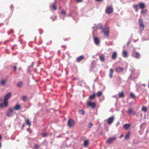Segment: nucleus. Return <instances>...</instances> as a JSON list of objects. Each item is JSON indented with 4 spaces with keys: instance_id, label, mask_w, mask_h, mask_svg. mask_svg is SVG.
<instances>
[{
    "instance_id": "4be33fe9",
    "label": "nucleus",
    "mask_w": 149,
    "mask_h": 149,
    "mask_svg": "<svg viewBox=\"0 0 149 149\" xmlns=\"http://www.w3.org/2000/svg\"><path fill=\"white\" fill-rule=\"evenodd\" d=\"M7 83V81L5 80H1V84L3 86Z\"/></svg>"
},
{
    "instance_id": "603ef678",
    "label": "nucleus",
    "mask_w": 149,
    "mask_h": 149,
    "mask_svg": "<svg viewBox=\"0 0 149 149\" xmlns=\"http://www.w3.org/2000/svg\"><path fill=\"white\" fill-rule=\"evenodd\" d=\"M24 125H22V129H23V128L24 127Z\"/></svg>"
},
{
    "instance_id": "4d7b16f0",
    "label": "nucleus",
    "mask_w": 149,
    "mask_h": 149,
    "mask_svg": "<svg viewBox=\"0 0 149 149\" xmlns=\"http://www.w3.org/2000/svg\"><path fill=\"white\" fill-rule=\"evenodd\" d=\"M142 85V86H146V85H145V84H143Z\"/></svg>"
},
{
    "instance_id": "7c9ffc66",
    "label": "nucleus",
    "mask_w": 149,
    "mask_h": 149,
    "mask_svg": "<svg viewBox=\"0 0 149 149\" xmlns=\"http://www.w3.org/2000/svg\"><path fill=\"white\" fill-rule=\"evenodd\" d=\"M133 112V110L132 109H129L127 111V113L129 114L130 115L132 114V113Z\"/></svg>"
},
{
    "instance_id": "13d9d810",
    "label": "nucleus",
    "mask_w": 149,
    "mask_h": 149,
    "mask_svg": "<svg viewBox=\"0 0 149 149\" xmlns=\"http://www.w3.org/2000/svg\"><path fill=\"white\" fill-rule=\"evenodd\" d=\"M52 134H52V133L51 132V133H50V136H51V135H52Z\"/></svg>"
},
{
    "instance_id": "052dcab7",
    "label": "nucleus",
    "mask_w": 149,
    "mask_h": 149,
    "mask_svg": "<svg viewBox=\"0 0 149 149\" xmlns=\"http://www.w3.org/2000/svg\"><path fill=\"white\" fill-rule=\"evenodd\" d=\"M1 143L0 142V148L1 147Z\"/></svg>"
},
{
    "instance_id": "7ed1b4c3",
    "label": "nucleus",
    "mask_w": 149,
    "mask_h": 149,
    "mask_svg": "<svg viewBox=\"0 0 149 149\" xmlns=\"http://www.w3.org/2000/svg\"><path fill=\"white\" fill-rule=\"evenodd\" d=\"M139 22L140 25V31H143L144 28V26L143 24L142 20L140 19H139Z\"/></svg>"
},
{
    "instance_id": "1a4fd4ad",
    "label": "nucleus",
    "mask_w": 149,
    "mask_h": 149,
    "mask_svg": "<svg viewBox=\"0 0 149 149\" xmlns=\"http://www.w3.org/2000/svg\"><path fill=\"white\" fill-rule=\"evenodd\" d=\"M115 71L117 72H121L123 71V69L122 68L118 67L116 68Z\"/></svg>"
},
{
    "instance_id": "393cba45",
    "label": "nucleus",
    "mask_w": 149,
    "mask_h": 149,
    "mask_svg": "<svg viewBox=\"0 0 149 149\" xmlns=\"http://www.w3.org/2000/svg\"><path fill=\"white\" fill-rule=\"evenodd\" d=\"M124 94L123 92H120L119 93V97H124Z\"/></svg>"
},
{
    "instance_id": "f257e3e1",
    "label": "nucleus",
    "mask_w": 149,
    "mask_h": 149,
    "mask_svg": "<svg viewBox=\"0 0 149 149\" xmlns=\"http://www.w3.org/2000/svg\"><path fill=\"white\" fill-rule=\"evenodd\" d=\"M116 136L110 137L106 141V142L109 144H111L116 139Z\"/></svg>"
},
{
    "instance_id": "6e6d98bb",
    "label": "nucleus",
    "mask_w": 149,
    "mask_h": 149,
    "mask_svg": "<svg viewBox=\"0 0 149 149\" xmlns=\"http://www.w3.org/2000/svg\"><path fill=\"white\" fill-rule=\"evenodd\" d=\"M2 139V136L1 135H0V140Z\"/></svg>"
},
{
    "instance_id": "4c0bfd02",
    "label": "nucleus",
    "mask_w": 149,
    "mask_h": 149,
    "mask_svg": "<svg viewBox=\"0 0 149 149\" xmlns=\"http://www.w3.org/2000/svg\"><path fill=\"white\" fill-rule=\"evenodd\" d=\"M52 8L54 10H56L57 9L56 7V6L55 4H54L52 6Z\"/></svg>"
},
{
    "instance_id": "423d86ee",
    "label": "nucleus",
    "mask_w": 149,
    "mask_h": 149,
    "mask_svg": "<svg viewBox=\"0 0 149 149\" xmlns=\"http://www.w3.org/2000/svg\"><path fill=\"white\" fill-rule=\"evenodd\" d=\"M114 117L113 116L110 117L108 119L107 123L109 125H111L114 120Z\"/></svg>"
},
{
    "instance_id": "c85d7f7f",
    "label": "nucleus",
    "mask_w": 149,
    "mask_h": 149,
    "mask_svg": "<svg viewBox=\"0 0 149 149\" xmlns=\"http://www.w3.org/2000/svg\"><path fill=\"white\" fill-rule=\"evenodd\" d=\"M138 7V6L136 4H134L133 6V8L135 9V10L136 12H137L138 11V9H137Z\"/></svg>"
},
{
    "instance_id": "49530a36",
    "label": "nucleus",
    "mask_w": 149,
    "mask_h": 149,
    "mask_svg": "<svg viewBox=\"0 0 149 149\" xmlns=\"http://www.w3.org/2000/svg\"><path fill=\"white\" fill-rule=\"evenodd\" d=\"M3 100V99L2 98H0V102L1 103V102H2Z\"/></svg>"
},
{
    "instance_id": "58836bf2",
    "label": "nucleus",
    "mask_w": 149,
    "mask_h": 149,
    "mask_svg": "<svg viewBox=\"0 0 149 149\" xmlns=\"http://www.w3.org/2000/svg\"><path fill=\"white\" fill-rule=\"evenodd\" d=\"M93 124L91 123H90L88 124V128H91L93 126Z\"/></svg>"
},
{
    "instance_id": "f03ea898",
    "label": "nucleus",
    "mask_w": 149,
    "mask_h": 149,
    "mask_svg": "<svg viewBox=\"0 0 149 149\" xmlns=\"http://www.w3.org/2000/svg\"><path fill=\"white\" fill-rule=\"evenodd\" d=\"M109 28L106 27L105 28H103L102 32H103L104 35L107 36L109 35Z\"/></svg>"
},
{
    "instance_id": "20e7f679",
    "label": "nucleus",
    "mask_w": 149,
    "mask_h": 149,
    "mask_svg": "<svg viewBox=\"0 0 149 149\" xmlns=\"http://www.w3.org/2000/svg\"><path fill=\"white\" fill-rule=\"evenodd\" d=\"M75 124V122L72 119H69L68 120V125L70 127H72Z\"/></svg>"
},
{
    "instance_id": "9b49d317",
    "label": "nucleus",
    "mask_w": 149,
    "mask_h": 149,
    "mask_svg": "<svg viewBox=\"0 0 149 149\" xmlns=\"http://www.w3.org/2000/svg\"><path fill=\"white\" fill-rule=\"evenodd\" d=\"M130 133V132H128L126 134L125 136V140H128L129 139Z\"/></svg>"
},
{
    "instance_id": "2f4dec72",
    "label": "nucleus",
    "mask_w": 149,
    "mask_h": 149,
    "mask_svg": "<svg viewBox=\"0 0 149 149\" xmlns=\"http://www.w3.org/2000/svg\"><path fill=\"white\" fill-rule=\"evenodd\" d=\"M102 27L103 26L101 24H98L97 26V28H99L100 29H102Z\"/></svg>"
},
{
    "instance_id": "473e14b6",
    "label": "nucleus",
    "mask_w": 149,
    "mask_h": 149,
    "mask_svg": "<svg viewBox=\"0 0 149 149\" xmlns=\"http://www.w3.org/2000/svg\"><path fill=\"white\" fill-rule=\"evenodd\" d=\"M27 98L26 96H23L22 97V100L24 101H25L27 99Z\"/></svg>"
},
{
    "instance_id": "f8f14e48",
    "label": "nucleus",
    "mask_w": 149,
    "mask_h": 149,
    "mask_svg": "<svg viewBox=\"0 0 149 149\" xmlns=\"http://www.w3.org/2000/svg\"><path fill=\"white\" fill-rule=\"evenodd\" d=\"M94 40L95 43L96 45H98L100 43V41L98 38L97 37H95L94 38Z\"/></svg>"
},
{
    "instance_id": "2eb2a0df",
    "label": "nucleus",
    "mask_w": 149,
    "mask_h": 149,
    "mask_svg": "<svg viewBox=\"0 0 149 149\" xmlns=\"http://www.w3.org/2000/svg\"><path fill=\"white\" fill-rule=\"evenodd\" d=\"M16 110H19L21 109L20 105L17 104L14 108Z\"/></svg>"
},
{
    "instance_id": "e433bc0d",
    "label": "nucleus",
    "mask_w": 149,
    "mask_h": 149,
    "mask_svg": "<svg viewBox=\"0 0 149 149\" xmlns=\"http://www.w3.org/2000/svg\"><path fill=\"white\" fill-rule=\"evenodd\" d=\"M130 97L132 98H134L135 96L132 93H131L130 94Z\"/></svg>"
},
{
    "instance_id": "0eeeda50",
    "label": "nucleus",
    "mask_w": 149,
    "mask_h": 149,
    "mask_svg": "<svg viewBox=\"0 0 149 149\" xmlns=\"http://www.w3.org/2000/svg\"><path fill=\"white\" fill-rule=\"evenodd\" d=\"M88 107H91L93 108H94L95 107V104L94 102H92L91 101H89L88 102Z\"/></svg>"
},
{
    "instance_id": "ddd939ff",
    "label": "nucleus",
    "mask_w": 149,
    "mask_h": 149,
    "mask_svg": "<svg viewBox=\"0 0 149 149\" xmlns=\"http://www.w3.org/2000/svg\"><path fill=\"white\" fill-rule=\"evenodd\" d=\"M130 126V125L129 124H125L123 126V128L126 130H127Z\"/></svg>"
},
{
    "instance_id": "5fc2aeb1",
    "label": "nucleus",
    "mask_w": 149,
    "mask_h": 149,
    "mask_svg": "<svg viewBox=\"0 0 149 149\" xmlns=\"http://www.w3.org/2000/svg\"><path fill=\"white\" fill-rule=\"evenodd\" d=\"M14 32V31L13 30H11V32L12 33V32Z\"/></svg>"
},
{
    "instance_id": "3c124183",
    "label": "nucleus",
    "mask_w": 149,
    "mask_h": 149,
    "mask_svg": "<svg viewBox=\"0 0 149 149\" xmlns=\"http://www.w3.org/2000/svg\"><path fill=\"white\" fill-rule=\"evenodd\" d=\"M33 63H32V64H31V67H33Z\"/></svg>"
},
{
    "instance_id": "69168bd1",
    "label": "nucleus",
    "mask_w": 149,
    "mask_h": 149,
    "mask_svg": "<svg viewBox=\"0 0 149 149\" xmlns=\"http://www.w3.org/2000/svg\"><path fill=\"white\" fill-rule=\"evenodd\" d=\"M52 143V141L51 142V143Z\"/></svg>"
},
{
    "instance_id": "a211bd4d",
    "label": "nucleus",
    "mask_w": 149,
    "mask_h": 149,
    "mask_svg": "<svg viewBox=\"0 0 149 149\" xmlns=\"http://www.w3.org/2000/svg\"><path fill=\"white\" fill-rule=\"evenodd\" d=\"M113 72V70L112 69H111L110 70V73L109 74V76L110 78H112V74Z\"/></svg>"
},
{
    "instance_id": "bb28decb",
    "label": "nucleus",
    "mask_w": 149,
    "mask_h": 149,
    "mask_svg": "<svg viewBox=\"0 0 149 149\" xmlns=\"http://www.w3.org/2000/svg\"><path fill=\"white\" fill-rule=\"evenodd\" d=\"M79 113L84 115L85 113V112L83 110H79Z\"/></svg>"
},
{
    "instance_id": "72a5a7b5",
    "label": "nucleus",
    "mask_w": 149,
    "mask_h": 149,
    "mask_svg": "<svg viewBox=\"0 0 149 149\" xmlns=\"http://www.w3.org/2000/svg\"><path fill=\"white\" fill-rule=\"evenodd\" d=\"M147 108L146 107H143L142 108V111L144 112H146L147 111Z\"/></svg>"
},
{
    "instance_id": "412c9836",
    "label": "nucleus",
    "mask_w": 149,
    "mask_h": 149,
    "mask_svg": "<svg viewBox=\"0 0 149 149\" xmlns=\"http://www.w3.org/2000/svg\"><path fill=\"white\" fill-rule=\"evenodd\" d=\"M135 57L137 58H140V55L138 52H135Z\"/></svg>"
},
{
    "instance_id": "39448f33",
    "label": "nucleus",
    "mask_w": 149,
    "mask_h": 149,
    "mask_svg": "<svg viewBox=\"0 0 149 149\" xmlns=\"http://www.w3.org/2000/svg\"><path fill=\"white\" fill-rule=\"evenodd\" d=\"M113 11V8L109 6L106 8V13L109 15Z\"/></svg>"
},
{
    "instance_id": "c9c22d12",
    "label": "nucleus",
    "mask_w": 149,
    "mask_h": 149,
    "mask_svg": "<svg viewBox=\"0 0 149 149\" xmlns=\"http://www.w3.org/2000/svg\"><path fill=\"white\" fill-rule=\"evenodd\" d=\"M147 10H142L141 12V14H146L147 13Z\"/></svg>"
},
{
    "instance_id": "864d4df0",
    "label": "nucleus",
    "mask_w": 149,
    "mask_h": 149,
    "mask_svg": "<svg viewBox=\"0 0 149 149\" xmlns=\"http://www.w3.org/2000/svg\"><path fill=\"white\" fill-rule=\"evenodd\" d=\"M136 112H133V113H132V114H134V115H135V114H136Z\"/></svg>"
},
{
    "instance_id": "6ab92c4d",
    "label": "nucleus",
    "mask_w": 149,
    "mask_h": 149,
    "mask_svg": "<svg viewBox=\"0 0 149 149\" xmlns=\"http://www.w3.org/2000/svg\"><path fill=\"white\" fill-rule=\"evenodd\" d=\"M84 58V56H80L77 58V60L78 62H79Z\"/></svg>"
},
{
    "instance_id": "0e129e2a",
    "label": "nucleus",
    "mask_w": 149,
    "mask_h": 149,
    "mask_svg": "<svg viewBox=\"0 0 149 149\" xmlns=\"http://www.w3.org/2000/svg\"><path fill=\"white\" fill-rule=\"evenodd\" d=\"M12 49H13H13H14V48H12Z\"/></svg>"
},
{
    "instance_id": "6e6552de",
    "label": "nucleus",
    "mask_w": 149,
    "mask_h": 149,
    "mask_svg": "<svg viewBox=\"0 0 149 149\" xmlns=\"http://www.w3.org/2000/svg\"><path fill=\"white\" fill-rule=\"evenodd\" d=\"M11 95V93L9 92L5 95L4 98V100H8L10 97Z\"/></svg>"
},
{
    "instance_id": "de8ad7c7",
    "label": "nucleus",
    "mask_w": 149,
    "mask_h": 149,
    "mask_svg": "<svg viewBox=\"0 0 149 149\" xmlns=\"http://www.w3.org/2000/svg\"><path fill=\"white\" fill-rule=\"evenodd\" d=\"M130 41H129L127 43V46H128L129 45V44L130 43Z\"/></svg>"
},
{
    "instance_id": "a18cd8bd",
    "label": "nucleus",
    "mask_w": 149,
    "mask_h": 149,
    "mask_svg": "<svg viewBox=\"0 0 149 149\" xmlns=\"http://www.w3.org/2000/svg\"><path fill=\"white\" fill-rule=\"evenodd\" d=\"M83 1V0H76V1L78 3L81 2Z\"/></svg>"
},
{
    "instance_id": "79ce46f5",
    "label": "nucleus",
    "mask_w": 149,
    "mask_h": 149,
    "mask_svg": "<svg viewBox=\"0 0 149 149\" xmlns=\"http://www.w3.org/2000/svg\"><path fill=\"white\" fill-rule=\"evenodd\" d=\"M61 13L62 14L65 15L66 14V13L64 10H62L61 11Z\"/></svg>"
},
{
    "instance_id": "a19ab883",
    "label": "nucleus",
    "mask_w": 149,
    "mask_h": 149,
    "mask_svg": "<svg viewBox=\"0 0 149 149\" xmlns=\"http://www.w3.org/2000/svg\"><path fill=\"white\" fill-rule=\"evenodd\" d=\"M47 134L46 133H43L42 134V136L43 137L46 136H47Z\"/></svg>"
},
{
    "instance_id": "f704fd0d",
    "label": "nucleus",
    "mask_w": 149,
    "mask_h": 149,
    "mask_svg": "<svg viewBox=\"0 0 149 149\" xmlns=\"http://www.w3.org/2000/svg\"><path fill=\"white\" fill-rule=\"evenodd\" d=\"M102 92L100 91H99L97 93V96L100 97L102 95Z\"/></svg>"
},
{
    "instance_id": "f3484780",
    "label": "nucleus",
    "mask_w": 149,
    "mask_h": 149,
    "mask_svg": "<svg viewBox=\"0 0 149 149\" xmlns=\"http://www.w3.org/2000/svg\"><path fill=\"white\" fill-rule=\"evenodd\" d=\"M139 8L141 9H143L145 7V6L144 3H139Z\"/></svg>"
},
{
    "instance_id": "5701e85b",
    "label": "nucleus",
    "mask_w": 149,
    "mask_h": 149,
    "mask_svg": "<svg viewBox=\"0 0 149 149\" xmlns=\"http://www.w3.org/2000/svg\"><path fill=\"white\" fill-rule=\"evenodd\" d=\"M95 98V94L94 93L93 95L90 96L89 97V99L91 100H93Z\"/></svg>"
},
{
    "instance_id": "dca6fc26",
    "label": "nucleus",
    "mask_w": 149,
    "mask_h": 149,
    "mask_svg": "<svg viewBox=\"0 0 149 149\" xmlns=\"http://www.w3.org/2000/svg\"><path fill=\"white\" fill-rule=\"evenodd\" d=\"M99 58L100 60L102 61H104V56L103 54H102L100 56Z\"/></svg>"
},
{
    "instance_id": "bf43d9fd",
    "label": "nucleus",
    "mask_w": 149,
    "mask_h": 149,
    "mask_svg": "<svg viewBox=\"0 0 149 149\" xmlns=\"http://www.w3.org/2000/svg\"><path fill=\"white\" fill-rule=\"evenodd\" d=\"M61 136L60 135H59V136H57V137H61Z\"/></svg>"
},
{
    "instance_id": "a878e982",
    "label": "nucleus",
    "mask_w": 149,
    "mask_h": 149,
    "mask_svg": "<svg viewBox=\"0 0 149 149\" xmlns=\"http://www.w3.org/2000/svg\"><path fill=\"white\" fill-rule=\"evenodd\" d=\"M3 104L5 107H7L8 105V100H4Z\"/></svg>"
},
{
    "instance_id": "338daca9",
    "label": "nucleus",
    "mask_w": 149,
    "mask_h": 149,
    "mask_svg": "<svg viewBox=\"0 0 149 149\" xmlns=\"http://www.w3.org/2000/svg\"><path fill=\"white\" fill-rule=\"evenodd\" d=\"M61 7H60L59 8H60V9H61Z\"/></svg>"
},
{
    "instance_id": "ea45409f",
    "label": "nucleus",
    "mask_w": 149,
    "mask_h": 149,
    "mask_svg": "<svg viewBox=\"0 0 149 149\" xmlns=\"http://www.w3.org/2000/svg\"><path fill=\"white\" fill-rule=\"evenodd\" d=\"M34 147L36 149H38L39 147V146L38 145L36 144H35Z\"/></svg>"
},
{
    "instance_id": "8fccbe9b",
    "label": "nucleus",
    "mask_w": 149,
    "mask_h": 149,
    "mask_svg": "<svg viewBox=\"0 0 149 149\" xmlns=\"http://www.w3.org/2000/svg\"><path fill=\"white\" fill-rule=\"evenodd\" d=\"M123 134H121L119 137L120 138H121L123 136Z\"/></svg>"
},
{
    "instance_id": "c756f323",
    "label": "nucleus",
    "mask_w": 149,
    "mask_h": 149,
    "mask_svg": "<svg viewBox=\"0 0 149 149\" xmlns=\"http://www.w3.org/2000/svg\"><path fill=\"white\" fill-rule=\"evenodd\" d=\"M23 85L22 83L21 82H19L18 83L17 85V86L19 88H20L22 87Z\"/></svg>"
},
{
    "instance_id": "cd10ccee",
    "label": "nucleus",
    "mask_w": 149,
    "mask_h": 149,
    "mask_svg": "<svg viewBox=\"0 0 149 149\" xmlns=\"http://www.w3.org/2000/svg\"><path fill=\"white\" fill-rule=\"evenodd\" d=\"M88 144V140H85L84 141V145L85 146H87Z\"/></svg>"
},
{
    "instance_id": "09e8293b",
    "label": "nucleus",
    "mask_w": 149,
    "mask_h": 149,
    "mask_svg": "<svg viewBox=\"0 0 149 149\" xmlns=\"http://www.w3.org/2000/svg\"><path fill=\"white\" fill-rule=\"evenodd\" d=\"M95 0L98 2H101L102 1V0Z\"/></svg>"
},
{
    "instance_id": "37998d69",
    "label": "nucleus",
    "mask_w": 149,
    "mask_h": 149,
    "mask_svg": "<svg viewBox=\"0 0 149 149\" xmlns=\"http://www.w3.org/2000/svg\"><path fill=\"white\" fill-rule=\"evenodd\" d=\"M4 105L2 103H1L0 104V107L1 108H2L3 107V106Z\"/></svg>"
},
{
    "instance_id": "4468645a",
    "label": "nucleus",
    "mask_w": 149,
    "mask_h": 149,
    "mask_svg": "<svg viewBox=\"0 0 149 149\" xmlns=\"http://www.w3.org/2000/svg\"><path fill=\"white\" fill-rule=\"evenodd\" d=\"M117 56V53L116 52H113L111 56V58L112 59H115Z\"/></svg>"
},
{
    "instance_id": "aec40b11",
    "label": "nucleus",
    "mask_w": 149,
    "mask_h": 149,
    "mask_svg": "<svg viewBox=\"0 0 149 149\" xmlns=\"http://www.w3.org/2000/svg\"><path fill=\"white\" fill-rule=\"evenodd\" d=\"M123 57H126L127 56V53L126 51H123Z\"/></svg>"
},
{
    "instance_id": "b1692460",
    "label": "nucleus",
    "mask_w": 149,
    "mask_h": 149,
    "mask_svg": "<svg viewBox=\"0 0 149 149\" xmlns=\"http://www.w3.org/2000/svg\"><path fill=\"white\" fill-rule=\"evenodd\" d=\"M25 121L27 125H28L30 126L31 125V123L30 122L29 119H26L25 120Z\"/></svg>"
},
{
    "instance_id": "9d476101",
    "label": "nucleus",
    "mask_w": 149,
    "mask_h": 149,
    "mask_svg": "<svg viewBox=\"0 0 149 149\" xmlns=\"http://www.w3.org/2000/svg\"><path fill=\"white\" fill-rule=\"evenodd\" d=\"M13 109L11 108L9 109L8 112L7 113V115L8 117H10L13 112Z\"/></svg>"
},
{
    "instance_id": "e2e57ef3",
    "label": "nucleus",
    "mask_w": 149,
    "mask_h": 149,
    "mask_svg": "<svg viewBox=\"0 0 149 149\" xmlns=\"http://www.w3.org/2000/svg\"><path fill=\"white\" fill-rule=\"evenodd\" d=\"M28 72H29V73H30V72H29V70H28Z\"/></svg>"
},
{
    "instance_id": "c03bdc74",
    "label": "nucleus",
    "mask_w": 149,
    "mask_h": 149,
    "mask_svg": "<svg viewBox=\"0 0 149 149\" xmlns=\"http://www.w3.org/2000/svg\"><path fill=\"white\" fill-rule=\"evenodd\" d=\"M13 68H14V70L15 71H16V70H17V66H14V67H13Z\"/></svg>"
},
{
    "instance_id": "680f3d73",
    "label": "nucleus",
    "mask_w": 149,
    "mask_h": 149,
    "mask_svg": "<svg viewBox=\"0 0 149 149\" xmlns=\"http://www.w3.org/2000/svg\"><path fill=\"white\" fill-rule=\"evenodd\" d=\"M19 70L21 69V68H19Z\"/></svg>"
}]
</instances>
